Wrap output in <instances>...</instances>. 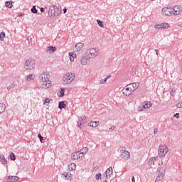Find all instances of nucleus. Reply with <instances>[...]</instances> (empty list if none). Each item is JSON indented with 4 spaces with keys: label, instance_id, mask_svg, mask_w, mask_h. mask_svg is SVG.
<instances>
[{
    "label": "nucleus",
    "instance_id": "obj_37",
    "mask_svg": "<svg viewBox=\"0 0 182 182\" xmlns=\"http://www.w3.org/2000/svg\"><path fill=\"white\" fill-rule=\"evenodd\" d=\"M4 38H5V32L2 31L1 33H0V41H4Z\"/></svg>",
    "mask_w": 182,
    "mask_h": 182
},
{
    "label": "nucleus",
    "instance_id": "obj_11",
    "mask_svg": "<svg viewBox=\"0 0 182 182\" xmlns=\"http://www.w3.org/2000/svg\"><path fill=\"white\" fill-rule=\"evenodd\" d=\"M112 174H113V168L110 166L106 170L105 173H104V176H105V178H110Z\"/></svg>",
    "mask_w": 182,
    "mask_h": 182
},
{
    "label": "nucleus",
    "instance_id": "obj_28",
    "mask_svg": "<svg viewBox=\"0 0 182 182\" xmlns=\"http://www.w3.org/2000/svg\"><path fill=\"white\" fill-rule=\"evenodd\" d=\"M26 79L28 82H31V80H33V79H35V75L33 74L28 75L26 76Z\"/></svg>",
    "mask_w": 182,
    "mask_h": 182
},
{
    "label": "nucleus",
    "instance_id": "obj_52",
    "mask_svg": "<svg viewBox=\"0 0 182 182\" xmlns=\"http://www.w3.org/2000/svg\"><path fill=\"white\" fill-rule=\"evenodd\" d=\"M63 12H64V14L65 13V12H67V11H68V9H66V8H65V9H63Z\"/></svg>",
    "mask_w": 182,
    "mask_h": 182
},
{
    "label": "nucleus",
    "instance_id": "obj_18",
    "mask_svg": "<svg viewBox=\"0 0 182 182\" xmlns=\"http://www.w3.org/2000/svg\"><path fill=\"white\" fill-rule=\"evenodd\" d=\"M142 107L143 109H150L151 107V102L146 101L142 103Z\"/></svg>",
    "mask_w": 182,
    "mask_h": 182
},
{
    "label": "nucleus",
    "instance_id": "obj_35",
    "mask_svg": "<svg viewBox=\"0 0 182 182\" xmlns=\"http://www.w3.org/2000/svg\"><path fill=\"white\" fill-rule=\"evenodd\" d=\"M107 79H109V77H105L104 80H100V85H105V83L107 82Z\"/></svg>",
    "mask_w": 182,
    "mask_h": 182
},
{
    "label": "nucleus",
    "instance_id": "obj_49",
    "mask_svg": "<svg viewBox=\"0 0 182 182\" xmlns=\"http://www.w3.org/2000/svg\"><path fill=\"white\" fill-rule=\"evenodd\" d=\"M97 23H103V21H100V20H97Z\"/></svg>",
    "mask_w": 182,
    "mask_h": 182
},
{
    "label": "nucleus",
    "instance_id": "obj_54",
    "mask_svg": "<svg viewBox=\"0 0 182 182\" xmlns=\"http://www.w3.org/2000/svg\"><path fill=\"white\" fill-rule=\"evenodd\" d=\"M178 26H180V28H182V23L178 24Z\"/></svg>",
    "mask_w": 182,
    "mask_h": 182
},
{
    "label": "nucleus",
    "instance_id": "obj_48",
    "mask_svg": "<svg viewBox=\"0 0 182 182\" xmlns=\"http://www.w3.org/2000/svg\"><path fill=\"white\" fill-rule=\"evenodd\" d=\"M41 12H45V9L43 7H41L40 9Z\"/></svg>",
    "mask_w": 182,
    "mask_h": 182
},
{
    "label": "nucleus",
    "instance_id": "obj_16",
    "mask_svg": "<svg viewBox=\"0 0 182 182\" xmlns=\"http://www.w3.org/2000/svg\"><path fill=\"white\" fill-rule=\"evenodd\" d=\"M132 90H130V88L127 85L125 88L122 90L123 95H125V96H130L132 95Z\"/></svg>",
    "mask_w": 182,
    "mask_h": 182
},
{
    "label": "nucleus",
    "instance_id": "obj_50",
    "mask_svg": "<svg viewBox=\"0 0 182 182\" xmlns=\"http://www.w3.org/2000/svg\"><path fill=\"white\" fill-rule=\"evenodd\" d=\"M155 52H156V55H159V50L155 49Z\"/></svg>",
    "mask_w": 182,
    "mask_h": 182
},
{
    "label": "nucleus",
    "instance_id": "obj_22",
    "mask_svg": "<svg viewBox=\"0 0 182 182\" xmlns=\"http://www.w3.org/2000/svg\"><path fill=\"white\" fill-rule=\"evenodd\" d=\"M61 177L65 180H69V178H70V174L69 173L64 172L62 173Z\"/></svg>",
    "mask_w": 182,
    "mask_h": 182
},
{
    "label": "nucleus",
    "instance_id": "obj_8",
    "mask_svg": "<svg viewBox=\"0 0 182 182\" xmlns=\"http://www.w3.org/2000/svg\"><path fill=\"white\" fill-rule=\"evenodd\" d=\"M163 15H166V16H171V15H174L173 13V8L171 7H165L162 9Z\"/></svg>",
    "mask_w": 182,
    "mask_h": 182
},
{
    "label": "nucleus",
    "instance_id": "obj_9",
    "mask_svg": "<svg viewBox=\"0 0 182 182\" xmlns=\"http://www.w3.org/2000/svg\"><path fill=\"white\" fill-rule=\"evenodd\" d=\"M87 122L86 120V116L82 115L79 117L78 122H77V127L80 129H82L83 126H85V123Z\"/></svg>",
    "mask_w": 182,
    "mask_h": 182
},
{
    "label": "nucleus",
    "instance_id": "obj_19",
    "mask_svg": "<svg viewBox=\"0 0 182 182\" xmlns=\"http://www.w3.org/2000/svg\"><path fill=\"white\" fill-rule=\"evenodd\" d=\"M83 46H85V44L82 43H78L75 46V49L77 50V52H80L82 49L83 48Z\"/></svg>",
    "mask_w": 182,
    "mask_h": 182
},
{
    "label": "nucleus",
    "instance_id": "obj_51",
    "mask_svg": "<svg viewBox=\"0 0 182 182\" xmlns=\"http://www.w3.org/2000/svg\"><path fill=\"white\" fill-rule=\"evenodd\" d=\"M132 182H136V181H135V179H134V176H133V177L132 178Z\"/></svg>",
    "mask_w": 182,
    "mask_h": 182
},
{
    "label": "nucleus",
    "instance_id": "obj_23",
    "mask_svg": "<svg viewBox=\"0 0 182 182\" xmlns=\"http://www.w3.org/2000/svg\"><path fill=\"white\" fill-rule=\"evenodd\" d=\"M88 126H90V127H97L99 126V122H90L88 124Z\"/></svg>",
    "mask_w": 182,
    "mask_h": 182
},
{
    "label": "nucleus",
    "instance_id": "obj_38",
    "mask_svg": "<svg viewBox=\"0 0 182 182\" xmlns=\"http://www.w3.org/2000/svg\"><path fill=\"white\" fill-rule=\"evenodd\" d=\"M38 137L40 139L41 143H43V136H42L41 134H38Z\"/></svg>",
    "mask_w": 182,
    "mask_h": 182
},
{
    "label": "nucleus",
    "instance_id": "obj_31",
    "mask_svg": "<svg viewBox=\"0 0 182 182\" xmlns=\"http://www.w3.org/2000/svg\"><path fill=\"white\" fill-rule=\"evenodd\" d=\"M70 170H76V164L72 163L69 165Z\"/></svg>",
    "mask_w": 182,
    "mask_h": 182
},
{
    "label": "nucleus",
    "instance_id": "obj_47",
    "mask_svg": "<svg viewBox=\"0 0 182 182\" xmlns=\"http://www.w3.org/2000/svg\"><path fill=\"white\" fill-rule=\"evenodd\" d=\"M154 134L159 133V129H155L154 131Z\"/></svg>",
    "mask_w": 182,
    "mask_h": 182
},
{
    "label": "nucleus",
    "instance_id": "obj_1",
    "mask_svg": "<svg viewBox=\"0 0 182 182\" xmlns=\"http://www.w3.org/2000/svg\"><path fill=\"white\" fill-rule=\"evenodd\" d=\"M50 77V75L48 72L43 73L38 77L40 82H43V84L41 85V87H43V89H49V87L52 86V81L49 80Z\"/></svg>",
    "mask_w": 182,
    "mask_h": 182
},
{
    "label": "nucleus",
    "instance_id": "obj_43",
    "mask_svg": "<svg viewBox=\"0 0 182 182\" xmlns=\"http://www.w3.org/2000/svg\"><path fill=\"white\" fill-rule=\"evenodd\" d=\"M176 107H178V109H181L182 108V103L181 102L178 103L176 105Z\"/></svg>",
    "mask_w": 182,
    "mask_h": 182
},
{
    "label": "nucleus",
    "instance_id": "obj_3",
    "mask_svg": "<svg viewBox=\"0 0 182 182\" xmlns=\"http://www.w3.org/2000/svg\"><path fill=\"white\" fill-rule=\"evenodd\" d=\"M61 11L59 7L55 6V5H51L49 8L48 10V15L50 16H59L60 15Z\"/></svg>",
    "mask_w": 182,
    "mask_h": 182
},
{
    "label": "nucleus",
    "instance_id": "obj_13",
    "mask_svg": "<svg viewBox=\"0 0 182 182\" xmlns=\"http://www.w3.org/2000/svg\"><path fill=\"white\" fill-rule=\"evenodd\" d=\"M121 158L124 160H129L130 159V152L129 151L124 150L121 154Z\"/></svg>",
    "mask_w": 182,
    "mask_h": 182
},
{
    "label": "nucleus",
    "instance_id": "obj_33",
    "mask_svg": "<svg viewBox=\"0 0 182 182\" xmlns=\"http://www.w3.org/2000/svg\"><path fill=\"white\" fill-rule=\"evenodd\" d=\"M60 94V97H63V96H65V88H61Z\"/></svg>",
    "mask_w": 182,
    "mask_h": 182
},
{
    "label": "nucleus",
    "instance_id": "obj_56",
    "mask_svg": "<svg viewBox=\"0 0 182 182\" xmlns=\"http://www.w3.org/2000/svg\"><path fill=\"white\" fill-rule=\"evenodd\" d=\"M155 182H163V181H155Z\"/></svg>",
    "mask_w": 182,
    "mask_h": 182
},
{
    "label": "nucleus",
    "instance_id": "obj_60",
    "mask_svg": "<svg viewBox=\"0 0 182 182\" xmlns=\"http://www.w3.org/2000/svg\"><path fill=\"white\" fill-rule=\"evenodd\" d=\"M114 182H117V181H114Z\"/></svg>",
    "mask_w": 182,
    "mask_h": 182
},
{
    "label": "nucleus",
    "instance_id": "obj_36",
    "mask_svg": "<svg viewBox=\"0 0 182 182\" xmlns=\"http://www.w3.org/2000/svg\"><path fill=\"white\" fill-rule=\"evenodd\" d=\"M96 180H102V173H98L95 175Z\"/></svg>",
    "mask_w": 182,
    "mask_h": 182
},
{
    "label": "nucleus",
    "instance_id": "obj_7",
    "mask_svg": "<svg viewBox=\"0 0 182 182\" xmlns=\"http://www.w3.org/2000/svg\"><path fill=\"white\" fill-rule=\"evenodd\" d=\"M86 55L87 56V59H93L97 56V51L96 48H91L87 50Z\"/></svg>",
    "mask_w": 182,
    "mask_h": 182
},
{
    "label": "nucleus",
    "instance_id": "obj_40",
    "mask_svg": "<svg viewBox=\"0 0 182 182\" xmlns=\"http://www.w3.org/2000/svg\"><path fill=\"white\" fill-rule=\"evenodd\" d=\"M174 93H176V88H172L171 90V96H174Z\"/></svg>",
    "mask_w": 182,
    "mask_h": 182
},
{
    "label": "nucleus",
    "instance_id": "obj_30",
    "mask_svg": "<svg viewBox=\"0 0 182 182\" xmlns=\"http://www.w3.org/2000/svg\"><path fill=\"white\" fill-rule=\"evenodd\" d=\"M5 6H6V8H9V9L12 8V6H13V5H12V1H6V2H5Z\"/></svg>",
    "mask_w": 182,
    "mask_h": 182
},
{
    "label": "nucleus",
    "instance_id": "obj_34",
    "mask_svg": "<svg viewBox=\"0 0 182 182\" xmlns=\"http://www.w3.org/2000/svg\"><path fill=\"white\" fill-rule=\"evenodd\" d=\"M31 12L33 14H38V10L36 9V6H33L31 8Z\"/></svg>",
    "mask_w": 182,
    "mask_h": 182
},
{
    "label": "nucleus",
    "instance_id": "obj_12",
    "mask_svg": "<svg viewBox=\"0 0 182 182\" xmlns=\"http://www.w3.org/2000/svg\"><path fill=\"white\" fill-rule=\"evenodd\" d=\"M172 12L175 16L180 15V14H181V6H175L173 8H172Z\"/></svg>",
    "mask_w": 182,
    "mask_h": 182
},
{
    "label": "nucleus",
    "instance_id": "obj_4",
    "mask_svg": "<svg viewBox=\"0 0 182 182\" xmlns=\"http://www.w3.org/2000/svg\"><path fill=\"white\" fill-rule=\"evenodd\" d=\"M35 60L33 58H29L26 60L24 64V69H26V70H33V69H35Z\"/></svg>",
    "mask_w": 182,
    "mask_h": 182
},
{
    "label": "nucleus",
    "instance_id": "obj_21",
    "mask_svg": "<svg viewBox=\"0 0 182 182\" xmlns=\"http://www.w3.org/2000/svg\"><path fill=\"white\" fill-rule=\"evenodd\" d=\"M0 161L2 164H7L8 161L5 159V156L0 154Z\"/></svg>",
    "mask_w": 182,
    "mask_h": 182
},
{
    "label": "nucleus",
    "instance_id": "obj_58",
    "mask_svg": "<svg viewBox=\"0 0 182 182\" xmlns=\"http://www.w3.org/2000/svg\"><path fill=\"white\" fill-rule=\"evenodd\" d=\"M104 182H107V180H105Z\"/></svg>",
    "mask_w": 182,
    "mask_h": 182
},
{
    "label": "nucleus",
    "instance_id": "obj_41",
    "mask_svg": "<svg viewBox=\"0 0 182 182\" xmlns=\"http://www.w3.org/2000/svg\"><path fill=\"white\" fill-rule=\"evenodd\" d=\"M50 102H53V100L52 99L47 98V99H46V100H45V104H46V103H50Z\"/></svg>",
    "mask_w": 182,
    "mask_h": 182
},
{
    "label": "nucleus",
    "instance_id": "obj_59",
    "mask_svg": "<svg viewBox=\"0 0 182 182\" xmlns=\"http://www.w3.org/2000/svg\"><path fill=\"white\" fill-rule=\"evenodd\" d=\"M161 164H163V162H161Z\"/></svg>",
    "mask_w": 182,
    "mask_h": 182
},
{
    "label": "nucleus",
    "instance_id": "obj_27",
    "mask_svg": "<svg viewBox=\"0 0 182 182\" xmlns=\"http://www.w3.org/2000/svg\"><path fill=\"white\" fill-rule=\"evenodd\" d=\"M18 176H9V182H15V181H18Z\"/></svg>",
    "mask_w": 182,
    "mask_h": 182
},
{
    "label": "nucleus",
    "instance_id": "obj_29",
    "mask_svg": "<svg viewBox=\"0 0 182 182\" xmlns=\"http://www.w3.org/2000/svg\"><path fill=\"white\" fill-rule=\"evenodd\" d=\"M6 107V106H5L4 104L0 103V114L1 113H4V112H5Z\"/></svg>",
    "mask_w": 182,
    "mask_h": 182
},
{
    "label": "nucleus",
    "instance_id": "obj_14",
    "mask_svg": "<svg viewBox=\"0 0 182 182\" xmlns=\"http://www.w3.org/2000/svg\"><path fill=\"white\" fill-rule=\"evenodd\" d=\"M127 86L129 87L130 90H132V92H134V90H136V89H137V87L140 86V84L139 82H134Z\"/></svg>",
    "mask_w": 182,
    "mask_h": 182
},
{
    "label": "nucleus",
    "instance_id": "obj_45",
    "mask_svg": "<svg viewBox=\"0 0 182 182\" xmlns=\"http://www.w3.org/2000/svg\"><path fill=\"white\" fill-rule=\"evenodd\" d=\"M173 116H174V117H176L177 119H178L180 114L176 113Z\"/></svg>",
    "mask_w": 182,
    "mask_h": 182
},
{
    "label": "nucleus",
    "instance_id": "obj_44",
    "mask_svg": "<svg viewBox=\"0 0 182 182\" xmlns=\"http://www.w3.org/2000/svg\"><path fill=\"white\" fill-rule=\"evenodd\" d=\"M100 28H106V26H105V24L103 23H98Z\"/></svg>",
    "mask_w": 182,
    "mask_h": 182
},
{
    "label": "nucleus",
    "instance_id": "obj_17",
    "mask_svg": "<svg viewBox=\"0 0 182 182\" xmlns=\"http://www.w3.org/2000/svg\"><path fill=\"white\" fill-rule=\"evenodd\" d=\"M71 157L72 159H73V160H79V159L82 157V155L80 154V152L77 151V152L73 153Z\"/></svg>",
    "mask_w": 182,
    "mask_h": 182
},
{
    "label": "nucleus",
    "instance_id": "obj_2",
    "mask_svg": "<svg viewBox=\"0 0 182 182\" xmlns=\"http://www.w3.org/2000/svg\"><path fill=\"white\" fill-rule=\"evenodd\" d=\"M73 80H75V73H67L63 77V85H70Z\"/></svg>",
    "mask_w": 182,
    "mask_h": 182
},
{
    "label": "nucleus",
    "instance_id": "obj_20",
    "mask_svg": "<svg viewBox=\"0 0 182 182\" xmlns=\"http://www.w3.org/2000/svg\"><path fill=\"white\" fill-rule=\"evenodd\" d=\"M90 58H87V56H82L80 59L81 65H87V60Z\"/></svg>",
    "mask_w": 182,
    "mask_h": 182
},
{
    "label": "nucleus",
    "instance_id": "obj_5",
    "mask_svg": "<svg viewBox=\"0 0 182 182\" xmlns=\"http://www.w3.org/2000/svg\"><path fill=\"white\" fill-rule=\"evenodd\" d=\"M164 176H166V168H164L163 167L159 168L157 177L155 181H163Z\"/></svg>",
    "mask_w": 182,
    "mask_h": 182
},
{
    "label": "nucleus",
    "instance_id": "obj_25",
    "mask_svg": "<svg viewBox=\"0 0 182 182\" xmlns=\"http://www.w3.org/2000/svg\"><path fill=\"white\" fill-rule=\"evenodd\" d=\"M88 150L89 149H87V147H84L80 149V154H81V156H83L84 154H86V153H87Z\"/></svg>",
    "mask_w": 182,
    "mask_h": 182
},
{
    "label": "nucleus",
    "instance_id": "obj_32",
    "mask_svg": "<svg viewBox=\"0 0 182 182\" xmlns=\"http://www.w3.org/2000/svg\"><path fill=\"white\" fill-rule=\"evenodd\" d=\"M10 159L11 160H12L13 161L16 160V156H15V154H14V152H11L10 154Z\"/></svg>",
    "mask_w": 182,
    "mask_h": 182
},
{
    "label": "nucleus",
    "instance_id": "obj_61",
    "mask_svg": "<svg viewBox=\"0 0 182 182\" xmlns=\"http://www.w3.org/2000/svg\"><path fill=\"white\" fill-rule=\"evenodd\" d=\"M151 1H154V0H151Z\"/></svg>",
    "mask_w": 182,
    "mask_h": 182
},
{
    "label": "nucleus",
    "instance_id": "obj_6",
    "mask_svg": "<svg viewBox=\"0 0 182 182\" xmlns=\"http://www.w3.org/2000/svg\"><path fill=\"white\" fill-rule=\"evenodd\" d=\"M167 153H168V147L166 145H160L158 151L159 157H166Z\"/></svg>",
    "mask_w": 182,
    "mask_h": 182
},
{
    "label": "nucleus",
    "instance_id": "obj_42",
    "mask_svg": "<svg viewBox=\"0 0 182 182\" xmlns=\"http://www.w3.org/2000/svg\"><path fill=\"white\" fill-rule=\"evenodd\" d=\"M143 104H141V106L138 107L139 112H143Z\"/></svg>",
    "mask_w": 182,
    "mask_h": 182
},
{
    "label": "nucleus",
    "instance_id": "obj_46",
    "mask_svg": "<svg viewBox=\"0 0 182 182\" xmlns=\"http://www.w3.org/2000/svg\"><path fill=\"white\" fill-rule=\"evenodd\" d=\"M115 129H116V127L114 126L109 127V130H114Z\"/></svg>",
    "mask_w": 182,
    "mask_h": 182
},
{
    "label": "nucleus",
    "instance_id": "obj_55",
    "mask_svg": "<svg viewBox=\"0 0 182 182\" xmlns=\"http://www.w3.org/2000/svg\"><path fill=\"white\" fill-rule=\"evenodd\" d=\"M119 150H120L121 151H123V147H121V148L119 149Z\"/></svg>",
    "mask_w": 182,
    "mask_h": 182
},
{
    "label": "nucleus",
    "instance_id": "obj_10",
    "mask_svg": "<svg viewBox=\"0 0 182 182\" xmlns=\"http://www.w3.org/2000/svg\"><path fill=\"white\" fill-rule=\"evenodd\" d=\"M155 29H168L170 28V24L168 23H161L156 24L154 26Z\"/></svg>",
    "mask_w": 182,
    "mask_h": 182
},
{
    "label": "nucleus",
    "instance_id": "obj_15",
    "mask_svg": "<svg viewBox=\"0 0 182 182\" xmlns=\"http://www.w3.org/2000/svg\"><path fill=\"white\" fill-rule=\"evenodd\" d=\"M46 53H50V55H52V53H55V52H56V47L48 46L46 49Z\"/></svg>",
    "mask_w": 182,
    "mask_h": 182
},
{
    "label": "nucleus",
    "instance_id": "obj_39",
    "mask_svg": "<svg viewBox=\"0 0 182 182\" xmlns=\"http://www.w3.org/2000/svg\"><path fill=\"white\" fill-rule=\"evenodd\" d=\"M156 160H157V156L156 157H154V158H151L149 159V161H150V163L153 164V163H154V161H156Z\"/></svg>",
    "mask_w": 182,
    "mask_h": 182
},
{
    "label": "nucleus",
    "instance_id": "obj_26",
    "mask_svg": "<svg viewBox=\"0 0 182 182\" xmlns=\"http://www.w3.org/2000/svg\"><path fill=\"white\" fill-rule=\"evenodd\" d=\"M58 107L62 110V109H65L66 108V104L63 101H61L58 104Z\"/></svg>",
    "mask_w": 182,
    "mask_h": 182
},
{
    "label": "nucleus",
    "instance_id": "obj_24",
    "mask_svg": "<svg viewBox=\"0 0 182 182\" xmlns=\"http://www.w3.org/2000/svg\"><path fill=\"white\" fill-rule=\"evenodd\" d=\"M70 62H74L75 58H76V54L75 53H69Z\"/></svg>",
    "mask_w": 182,
    "mask_h": 182
},
{
    "label": "nucleus",
    "instance_id": "obj_57",
    "mask_svg": "<svg viewBox=\"0 0 182 182\" xmlns=\"http://www.w3.org/2000/svg\"><path fill=\"white\" fill-rule=\"evenodd\" d=\"M108 77V79L109 78V77H111V75H109L108 77Z\"/></svg>",
    "mask_w": 182,
    "mask_h": 182
},
{
    "label": "nucleus",
    "instance_id": "obj_53",
    "mask_svg": "<svg viewBox=\"0 0 182 182\" xmlns=\"http://www.w3.org/2000/svg\"><path fill=\"white\" fill-rule=\"evenodd\" d=\"M11 86L7 87V90H11Z\"/></svg>",
    "mask_w": 182,
    "mask_h": 182
}]
</instances>
